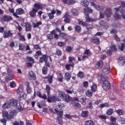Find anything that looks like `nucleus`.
<instances>
[{
    "label": "nucleus",
    "instance_id": "09e8293b",
    "mask_svg": "<svg viewBox=\"0 0 125 125\" xmlns=\"http://www.w3.org/2000/svg\"><path fill=\"white\" fill-rule=\"evenodd\" d=\"M47 67L44 66L42 69V74H43V75H46L47 74Z\"/></svg>",
    "mask_w": 125,
    "mask_h": 125
},
{
    "label": "nucleus",
    "instance_id": "8fccbe9b",
    "mask_svg": "<svg viewBox=\"0 0 125 125\" xmlns=\"http://www.w3.org/2000/svg\"><path fill=\"white\" fill-rule=\"evenodd\" d=\"M85 94L88 97H91L92 96V92L90 90H88L85 92Z\"/></svg>",
    "mask_w": 125,
    "mask_h": 125
},
{
    "label": "nucleus",
    "instance_id": "49530a36",
    "mask_svg": "<svg viewBox=\"0 0 125 125\" xmlns=\"http://www.w3.org/2000/svg\"><path fill=\"white\" fill-rule=\"evenodd\" d=\"M119 121L120 122L121 125H125V119L124 117H120Z\"/></svg>",
    "mask_w": 125,
    "mask_h": 125
},
{
    "label": "nucleus",
    "instance_id": "f257e3e1",
    "mask_svg": "<svg viewBox=\"0 0 125 125\" xmlns=\"http://www.w3.org/2000/svg\"><path fill=\"white\" fill-rule=\"evenodd\" d=\"M91 5L94 6L97 10H100L101 11L100 13V18H104L105 15L107 18L111 17V14H112L111 9H106V8L100 6L99 5H95L93 2H91Z\"/></svg>",
    "mask_w": 125,
    "mask_h": 125
},
{
    "label": "nucleus",
    "instance_id": "f03ea898",
    "mask_svg": "<svg viewBox=\"0 0 125 125\" xmlns=\"http://www.w3.org/2000/svg\"><path fill=\"white\" fill-rule=\"evenodd\" d=\"M97 78L99 82L103 83L102 87L104 90H108L110 87V83L106 81V79L103 75H99Z\"/></svg>",
    "mask_w": 125,
    "mask_h": 125
},
{
    "label": "nucleus",
    "instance_id": "c03bdc74",
    "mask_svg": "<svg viewBox=\"0 0 125 125\" xmlns=\"http://www.w3.org/2000/svg\"><path fill=\"white\" fill-rule=\"evenodd\" d=\"M2 115L3 117H5V118H6L7 119L8 117H9V115H8V112L5 110H3L2 112Z\"/></svg>",
    "mask_w": 125,
    "mask_h": 125
},
{
    "label": "nucleus",
    "instance_id": "6ab92c4d",
    "mask_svg": "<svg viewBox=\"0 0 125 125\" xmlns=\"http://www.w3.org/2000/svg\"><path fill=\"white\" fill-rule=\"evenodd\" d=\"M48 102H55L56 101V97L52 96L50 97V95H48Z\"/></svg>",
    "mask_w": 125,
    "mask_h": 125
},
{
    "label": "nucleus",
    "instance_id": "72a5a7b5",
    "mask_svg": "<svg viewBox=\"0 0 125 125\" xmlns=\"http://www.w3.org/2000/svg\"><path fill=\"white\" fill-rule=\"evenodd\" d=\"M42 51L38 50L36 52L35 55V58L37 59V58H39V56H42Z\"/></svg>",
    "mask_w": 125,
    "mask_h": 125
},
{
    "label": "nucleus",
    "instance_id": "f3484780",
    "mask_svg": "<svg viewBox=\"0 0 125 125\" xmlns=\"http://www.w3.org/2000/svg\"><path fill=\"white\" fill-rule=\"evenodd\" d=\"M110 73V66L107 65L103 70V73L104 75H108Z\"/></svg>",
    "mask_w": 125,
    "mask_h": 125
},
{
    "label": "nucleus",
    "instance_id": "ea45409f",
    "mask_svg": "<svg viewBox=\"0 0 125 125\" xmlns=\"http://www.w3.org/2000/svg\"><path fill=\"white\" fill-rule=\"evenodd\" d=\"M104 63L102 60L98 61L97 63V65L99 68H102L103 67Z\"/></svg>",
    "mask_w": 125,
    "mask_h": 125
},
{
    "label": "nucleus",
    "instance_id": "864d4df0",
    "mask_svg": "<svg viewBox=\"0 0 125 125\" xmlns=\"http://www.w3.org/2000/svg\"><path fill=\"white\" fill-rule=\"evenodd\" d=\"M75 30L77 33H81V31H82V28L80 26L77 25L75 27Z\"/></svg>",
    "mask_w": 125,
    "mask_h": 125
},
{
    "label": "nucleus",
    "instance_id": "20e7f679",
    "mask_svg": "<svg viewBox=\"0 0 125 125\" xmlns=\"http://www.w3.org/2000/svg\"><path fill=\"white\" fill-rule=\"evenodd\" d=\"M55 111L58 116L57 120L59 122L60 125H63V120H62V117H63V111H59L57 109H55Z\"/></svg>",
    "mask_w": 125,
    "mask_h": 125
},
{
    "label": "nucleus",
    "instance_id": "69168bd1",
    "mask_svg": "<svg viewBox=\"0 0 125 125\" xmlns=\"http://www.w3.org/2000/svg\"><path fill=\"white\" fill-rule=\"evenodd\" d=\"M60 36L62 39H66V38H67V35L64 33H61Z\"/></svg>",
    "mask_w": 125,
    "mask_h": 125
},
{
    "label": "nucleus",
    "instance_id": "c85d7f7f",
    "mask_svg": "<svg viewBox=\"0 0 125 125\" xmlns=\"http://www.w3.org/2000/svg\"><path fill=\"white\" fill-rule=\"evenodd\" d=\"M81 4L83 5V6H88L89 2H88L87 0H82Z\"/></svg>",
    "mask_w": 125,
    "mask_h": 125
},
{
    "label": "nucleus",
    "instance_id": "bf43d9fd",
    "mask_svg": "<svg viewBox=\"0 0 125 125\" xmlns=\"http://www.w3.org/2000/svg\"><path fill=\"white\" fill-rule=\"evenodd\" d=\"M84 54H85V55H87V56H90V55L91 54V52H90V50H89L88 49H86L84 51Z\"/></svg>",
    "mask_w": 125,
    "mask_h": 125
},
{
    "label": "nucleus",
    "instance_id": "9b49d317",
    "mask_svg": "<svg viewBox=\"0 0 125 125\" xmlns=\"http://www.w3.org/2000/svg\"><path fill=\"white\" fill-rule=\"evenodd\" d=\"M100 24L101 25V27H102V28H103V29H107L108 28H109V24H108V23L105 22V21H100Z\"/></svg>",
    "mask_w": 125,
    "mask_h": 125
},
{
    "label": "nucleus",
    "instance_id": "7ed1b4c3",
    "mask_svg": "<svg viewBox=\"0 0 125 125\" xmlns=\"http://www.w3.org/2000/svg\"><path fill=\"white\" fill-rule=\"evenodd\" d=\"M122 6L123 7H125V1H122L121 2V6L118 7V8H115V9L116 10V13L114 16V18L115 19V20H119L121 19V15L120 14H118V12L119 11H122Z\"/></svg>",
    "mask_w": 125,
    "mask_h": 125
},
{
    "label": "nucleus",
    "instance_id": "79ce46f5",
    "mask_svg": "<svg viewBox=\"0 0 125 125\" xmlns=\"http://www.w3.org/2000/svg\"><path fill=\"white\" fill-rule=\"evenodd\" d=\"M65 80L69 82L70 81V79H71V75L69 73H66L65 74Z\"/></svg>",
    "mask_w": 125,
    "mask_h": 125
},
{
    "label": "nucleus",
    "instance_id": "6e6d98bb",
    "mask_svg": "<svg viewBox=\"0 0 125 125\" xmlns=\"http://www.w3.org/2000/svg\"><path fill=\"white\" fill-rule=\"evenodd\" d=\"M27 61H29L30 62V63H33L35 62V61L34 60V59H33L32 57H27Z\"/></svg>",
    "mask_w": 125,
    "mask_h": 125
},
{
    "label": "nucleus",
    "instance_id": "a878e982",
    "mask_svg": "<svg viewBox=\"0 0 125 125\" xmlns=\"http://www.w3.org/2000/svg\"><path fill=\"white\" fill-rule=\"evenodd\" d=\"M86 22H95L96 21V20H93L89 17V14H86Z\"/></svg>",
    "mask_w": 125,
    "mask_h": 125
},
{
    "label": "nucleus",
    "instance_id": "a19ab883",
    "mask_svg": "<svg viewBox=\"0 0 125 125\" xmlns=\"http://www.w3.org/2000/svg\"><path fill=\"white\" fill-rule=\"evenodd\" d=\"M18 35L20 37V41H22V42H25V41H26V39H25V36H24V35H22V34H21V33H19Z\"/></svg>",
    "mask_w": 125,
    "mask_h": 125
},
{
    "label": "nucleus",
    "instance_id": "c9c22d12",
    "mask_svg": "<svg viewBox=\"0 0 125 125\" xmlns=\"http://www.w3.org/2000/svg\"><path fill=\"white\" fill-rule=\"evenodd\" d=\"M58 82L62 83L63 82V75L62 73H59L57 77Z\"/></svg>",
    "mask_w": 125,
    "mask_h": 125
},
{
    "label": "nucleus",
    "instance_id": "0eeeda50",
    "mask_svg": "<svg viewBox=\"0 0 125 125\" xmlns=\"http://www.w3.org/2000/svg\"><path fill=\"white\" fill-rule=\"evenodd\" d=\"M17 94H20V97L25 99L27 97V95L23 91V89L21 87H19L17 90Z\"/></svg>",
    "mask_w": 125,
    "mask_h": 125
},
{
    "label": "nucleus",
    "instance_id": "680f3d73",
    "mask_svg": "<svg viewBox=\"0 0 125 125\" xmlns=\"http://www.w3.org/2000/svg\"><path fill=\"white\" fill-rule=\"evenodd\" d=\"M78 76L80 78V79H83V72L80 71L78 74Z\"/></svg>",
    "mask_w": 125,
    "mask_h": 125
},
{
    "label": "nucleus",
    "instance_id": "412c9836",
    "mask_svg": "<svg viewBox=\"0 0 125 125\" xmlns=\"http://www.w3.org/2000/svg\"><path fill=\"white\" fill-rule=\"evenodd\" d=\"M88 115H89V112L87 111H83L81 113V117L82 118H87L88 117Z\"/></svg>",
    "mask_w": 125,
    "mask_h": 125
},
{
    "label": "nucleus",
    "instance_id": "aec40b11",
    "mask_svg": "<svg viewBox=\"0 0 125 125\" xmlns=\"http://www.w3.org/2000/svg\"><path fill=\"white\" fill-rule=\"evenodd\" d=\"M4 39H6L9 37L11 38V37H12V33H11L10 31H4Z\"/></svg>",
    "mask_w": 125,
    "mask_h": 125
},
{
    "label": "nucleus",
    "instance_id": "5fc2aeb1",
    "mask_svg": "<svg viewBox=\"0 0 125 125\" xmlns=\"http://www.w3.org/2000/svg\"><path fill=\"white\" fill-rule=\"evenodd\" d=\"M53 76L52 75H48L47 77L49 83H52Z\"/></svg>",
    "mask_w": 125,
    "mask_h": 125
},
{
    "label": "nucleus",
    "instance_id": "b1692460",
    "mask_svg": "<svg viewBox=\"0 0 125 125\" xmlns=\"http://www.w3.org/2000/svg\"><path fill=\"white\" fill-rule=\"evenodd\" d=\"M15 111H14V110L11 111L9 116L7 117V120H11V119H13V117L15 116Z\"/></svg>",
    "mask_w": 125,
    "mask_h": 125
},
{
    "label": "nucleus",
    "instance_id": "423d86ee",
    "mask_svg": "<svg viewBox=\"0 0 125 125\" xmlns=\"http://www.w3.org/2000/svg\"><path fill=\"white\" fill-rule=\"evenodd\" d=\"M57 30H53L51 32V34H48L47 35V38L48 40H53V36L55 38V39H56L57 40L59 39V36L57 34L56 32Z\"/></svg>",
    "mask_w": 125,
    "mask_h": 125
},
{
    "label": "nucleus",
    "instance_id": "4c0bfd02",
    "mask_svg": "<svg viewBox=\"0 0 125 125\" xmlns=\"http://www.w3.org/2000/svg\"><path fill=\"white\" fill-rule=\"evenodd\" d=\"M31 29H32V25L29 23L26 24L25 25V31L29 32L31 31Z\"/></svg>",
    "mask_w": 125,
    "mask_h": 125
},
{
    "label": "nucleus",
    "instance_id": "473e14b6",
    "mask_svg": "<svg viewBox=\"0 0 125 125\" xmlns=\"http://www.w3.org/2000/svg\"><path fill=\"white\" fill-rule=\"evenodd\" d=\"M59 96L60 97V98H62V99H64V97L66 96V94L64 92L60 91H59Z\"/></svg>",
    "mask_w": 125,
    "mask_h": 125
},
{
    "label": "nucleus",
    "instance_id": "58836bf2",
    "mask_svg": "<svg viewBox=\"0 0 125 125\" xmlns=\"http://www.w3.org/2000/svg\"><path fill=\"white\" fill-rule=\"evenodd\" d=\"M9 12H10L11 13H13V16H15V17H16V18H19V16H18L17 15V14H16V13H14V9L10 8V9H9Z\"/></svg>",
    "mask_w": 125,
    "mask_h": 125
},
{
    "label": "nucleus",
    "instance_id": "2eb2a0df",
    "mask_svg": "<svg viewBox=\"0 0 125 125\" xmlns=\"http://www.w3.org/2000/svg\"><path fill=\"white\" fill-rule=\"evenodd\" d=\"M37 12H38V9L33 8L32 10L30 12L29 15H30L31 17H36Z\"/></svg>",
    "mask_w": 125,
    "mask_h": 125
},
{
    "label": "nucleus",
    "instance_id": "4d7b16f0",
    "mask_svg": "<svg viewBox=\"0 0 125 125\" xmlns=\"http://www.w3.org/2000/svg\"><path fill=\"white\" fill-rule=\"evenodd\" d=\"M110 49H111V51L115 52L117 51V47H116V45H112L110 47Z\"/></svg>",
    "mask_w": 125,
    "mask_h": 125
},
{
    "label": "nucleus",
    "instance_id": "a211bd4d",
    "mask_svg": "<svg viewBox=\"0 0 125 125\" xmlns=\"http://www.w3.org/2000/svg\"><path fill=\"white\" fill-rule=\"evenodd\" d=\"M35 9H37V11L40 10V9H42V4L41 3H36L34 4V5Z\"/></svg>",
    "mask_w": 125,
    "mask_h": 125
},
{
    "label": "nucleus",
    "instance_id": "603ef678",
    "mask_svg": "<svg viewBox=\"0 0 125 125\" xmlns=\"http://www.w3.org/2000/svg\"><path fill=\"white\" fill-rule=\"evenodd\" d=\"M10 87H11V88H14V87H16V83L14 81H12L10 83Z\"/></svg>",
    "mask_w": 125,
    "mask_h": 125
},
{
    "label": "nucleus",
    "instance_id": "2f4dec72",
    "mask_svg": "<svg viewBox=\"0 0 125 125\" xmlns=\"http://www.w3.org/2000/svg\"><path fill=\"white\" fill-rule=\"evenodd\" d=\"M55 13H56V12H55V11L54 10H52L51 11V13H50L48 14V16L49 17L50 19H53V18H54V14H55Z\"/></svg>",
    "mask_w": 125,
    "mask_h": 125
},
{
    "label": "nucleus",
    "instance_id": "1a4fd4ad",
    "mask_svg": "<svg viewBox=\"0 0 125 125\" xmlns=\"http://www.w3.org/2000/svg\"><path fill=\"white\" fill-rule=\"evenodd\" d=\"M70 15L69 14V12H67L65 13L63 18H64V21L65 23H70Z\"/></svg>",
    "mask_w": 125,
    "mask_h": 125
},
{
    "label": "nucleus",
    "instance_id": "393cba45",
    "mask_svg": "<svg viewBox=\"0 0 125 125\" xmlns=\"http://www.w3.org/2000/svg\"><path fill=\"white\" fill-rule=\"evenodd\" d=\"M2 108L3 109H8L10 108V104H9V102L4 103V104L2 105Z\"/></svg>",
    "mask_w": 125,
    "mask_h": 125
},
{
    "label": "nucleus",
    "instance_id": "ddd939ff",
    "mask_svg": "<svg viewBox=\"0 0 125 125\" xmlns=\"http://www.w3.org/2000/svg\"><path fill=\"white\" fill-rule=\"evenodd\" d=\"M25 85H26V92L28 94H31L32 93V88L30 87V83L29 82H25Z\"/></svg>",
    "mask_w": 125,
    "mask_h": 125
},
{
    "label": "nucleus",
    "instance_id": "7c9ffc66",
    "mask_svg": "<svg viewBox=\"0 0 125 125\" xmlns=\"http://www.w3.org/2000/svg\"><path fill=\"white\" fill-rule=\"evenodd\" d=\"M72 105L73 107L75 108V109H80V108H81V104H80V103H76V102L73 103Z\"/></svg>",
    "mask_w": 125,
    "mask_h": 125
},
{
    "label": "nucleus",
    "instance_id": "3c124183",
    "mask_svg": "<svg viewBox=\"0 0 125 125\" xmlns=\"http://www.w3.org/2000/svg\"><path fill=\"white\" fill-rule=\"evenodd\" d=\"M78 23L79 25H82V26H84V27H85L86 26V22H83L80 20H78Z\"/></svg>",
    "mask_w": 125,
    "mask_h": 125
},
{
    "label": "nucleus",
    "instance_id": "4be33fe9",
    "mask_svg": "<svg viewBox=\"0 0 125 125\" xmlns=\"http://www.w3.org/2000/svg\"><path fill=\"white\" fill-rule=\"evenodd\" d=\"M91 41L92 42H93V43H95V44H99V38H98L97 37H94L92 38L91 39Z\"/></svg>",
    "mask_w": 125,
    "mask_h": 125
},
{
    "label": "nucleus",
    "instance_id": "338daca9",
    "mask_svg": "<svg viewBox=\"0 0 125 125\" xmlns=\"http://www.w3.org/2000/svg\"><path fill=\"white\" fill-rule=\"evenodd\" d=\"M116 113L118 114V115H123V114H124V111H123L122 109H119L116 110Z\"/></svg>",
    "mask_w": 125,
    "mask_h": 125
},
{
    "label": "nucleus",
    "instance_id": "6e6552de",
    "mask_svg": "<svg viewBox=\"0 0 125 125\" xmlns=\"http://www.w3.org/2000/svg\"><path fill=\"white\" fill-rule=\"evenodd\" d=\"M1 21L4 22H10L12 21V17L10 16L4 15L1 18Z\"/></svg>",
    "mask_w": 125,
    "mask_h": 125
},
{
    "label": "nucleus",
    "instance_id": "bb28decb",
    "mask_svg": "<svg viewBox=\"0 0 125 125\" xmlns=\"http://www.w3.org/2000/svg\"><path fill=\"white\" fill-rule=\"evenodd\" d=\"M16 14L17 15H21V14H23V13H24V10H23L22 8H20L16 10Z\"/></svg>",
    "mask_w": 125,
    "mask_h": 125
},
{
    "label": "nucleus",
    "instance_id": "13d9d810",
    "mask_svg": "<svg viewBox=\"0 0 125 125\" xmlns=\"http://www.w3.org/2000/svg\"><path fill=\"white\" fill-rule=\"evenodd\" d=\"M65 90L67 93H68L69 94H72L73 93H74V94H76V92H75V91H74V90L73 89H70V90L66 89Z\"/></svg>",
    "mask_w": 125,
    "mask_h": 125
},
{
    "label": "nucleus",
    "instance_id": "cd10ccee",
    "mask_svg": "<svg viewBox=\"0 0 125 125\" xmlns=\"http://www.w3.org/2000/svg\"><path fill=\"white\" fill-rule=\"evenodd\" d=\"M64 100L65 102H67L68 103L71 102L72 100V97L68 95H65L64 97Z\"/></svg>",
    "mask_w": 125,
    "mask_h": 125
},
{
    "label": "nucleus",
    "instance_id": "4468645a",
    "mask_svg": "<svg viewBox=\"0 0 125 125\" xmlns=\"http://www.w3.org/2000/svg\"><path fill=\"white\" fill-rule=\"evenodd\" d=\"M9 104H10V106H13L14 107L15 106H17L18 102L16 100H10L9 101Z\"/></svg>",
    "mask_w": 125,
    "mask_h": 125
},
{
    "label": "nucleus",
    "instance_id": "a18cd8bd",
    "mask_svg": "<svg viewBox=\"0 0 125 125\" xmlns=\"http://www.w3.org/2000/svg\"><path fill=\"white\" fill-rule=\"evenodd\" d=\"M113 113H114V112L113 111V109L110 108L107 110L106 115H107L108 116H111V115H112Z\"/></svg>",
    "mask_w": 125,
    "mask_h": 125
},
{
    "label": "nucleus",
    "instance_id": "c756f323",
    "mask_svg": "<svg viewBox=\"0 0 125 125\" xmlns=\"http://www.w3.org/2000/svg\"><path fill=\"white\" fill-rule=\"evenodd\" d=\"M71 12L74 16H78L79 15V11L76 9H72Z\"/></svg>",
    "mask_w": 125,
    "mask_h": 125
},
{
    "label": "nucleus",
    "instance_id": "dca6fc26",
    "mask_svg": "<svg viewBox=\"0 0 125 125\" xmlns=\"http://www.w3.org/2000/svg\"><path fill=\"white\" fill-rule=\"evenodd\" d=\"M28 78L30 80H36V74L34 72L30 71L28 74Z\"/></svg>",
    "mask_w": 125,
    "mask_h": 125
},
{
    "label": "nucleus",
    "instance_id": "e2e57ef3",
    "mask_svg": "<svg viewBox=\"0 0 125 125\" xmlns=\"http://www.w3.org/2000/svg\"><path fill=\"white\" fill-rule=\"evenodd\" d=\"M76 2V1L75 0H68V2L67 3V4L68 5H71L74 4Z\"/></svg>",
    "mask_w": 125,
    "mask_h": 125
},
{
    "label": "nucleus",
    "instance_id": "39448f33",
    "mask_svg": "<svg viewBox=\"0 0 125 125\" xmlns=\"http://www.w3.org/2000/svg\"><path fill=\"white\" fill-rule=\"evenodd\" d=\"M68 63L69 64H67L65 65V68L66 70H70L71 66L73 67L74 66L75 63V57H69V62Z\"/></svg>",
    "mask_w": 125,
    "mask_h": 125
},
{
    "label": "nucleus",
    "instance_id": "774afa93",
    "mask_svg": "<svg viewBox=\"0 0 125 125\" xmlns=\"http://www.w3.org/2000/svg\"><path fill=\"white\" fill-rule=\"evenodd\" d=\"M110 119L111 122H112V123H116L117 122V119L113 116H110Z\"/></svg>",
    "mask_w": 125,
    "mask_h": 125
},
{
    "label": "nucleus",
    "instance_id": "de8ad7c7",
    "mask_svg": "<svg viewBox=\"0 0 125 125\" xmlns=\"http://www.w3.org/2000/svg\"><path fill=\"white\" fill-rule=\"evenodd\" d=\"M96 89H97V85L96 84H93L91 87V90L93 92H95V91H96Z\"/></svg>",
    "mask_w": 125,
    "mask_h": 125
},
{
    "label": "nucleus",
    "instance_id": "f704fd0d",
    "mask_svg": "<svg viewBox=\"0 0 125 125\" xmlns=\"http://www.w3.org/2000/svg\"><path fill=\"white\" fill-rule=\"evenodd\" d=\"M95 123L92 120H87L85 122V125H95Z\"/></svg>",
    "mask_w": 125,
    "mask_h": 125
},
{
    "label": "nucleus",
    "instance_id": "0e129e2a",
    "mask_svg": "<svg viewBox=\"0 0 125 125\" xmlns=\"http://www.w3.org/2000/svg\"><path fill=\"white\" fill-rule=\"evenodd\" d=\"M65 49L66 51H68V52H72V51H73V48L70 46H67Z\"/></svg>",
    "mask_w": 125,
    "mask_h": 125
},
{
    "label": "nucleus",
    "instance_id": "052dcab7",
    "mask_svg": "<svg viewBox=\"0 0 125 125\" xmlns=\"http://www.w3.org/2000/svg\"><path fill=\"white\" fill-rule=\"evenodd\" d=\"M46 90L47 91V95H49L50 94V87H49V85H46Z\"/></svg>",
    "mask_w": 125,
    "mask_h": 125
},
{
    "label": "nucleus",
    "instance_id": "5701e85b",
    "mask_svg": "<svg viewBox=\"0 0 125 125\" xmlns=\"http://www.w3.org/2000/svg\"><path fill=\"white\" fill-rule=\"evenodd\" d=\"M93 10L91 9L90 8L87 7V8H85L84 9V13L86 14H88L86 13H93Z\"/></svg>",
    "mask_w": 125,
    "mask_h": 125
},
{
    "label": "nucleus",
    "instance_id": "f8f14e48",
    "mask_svg": "<svg viewBox=\"0 0 125 125\" xmlns=\"http://www.w3.org/2000/svg\"><path fill=\"white\" fill-rule=\"evenodd\" d=\"M48 59V57L46 55H43L40 59V63H43V62H47Z\"/></svg>",
    "mask_w": 125,
    "mask_h": 125
},
{
    "label": "nucleus",
    "instance_id": "9d476101",
    "mask_svg": "<svg viewBox=\"0 0 125 125\" xmlns=\"http://www.w3.org/2000/svg\"><path fill=\"white\" fill-rule=\"evenodd\" d=\"M118 63L120 66H123L125 65V57H121L118 59Z\"/></svg>",
    "mask_w": 125,
    "mask_h": 125
},
{
    "label": "nucleus",
    "instance_id": "e433bc0d",
    "mask_svg": "<svg viewBox=\"0 0 125 125\" xmlns=\"http://www.w3.org/2000/svg\"><path fill=\"white\" fill-rule=\"evenodd\" d=\"M42 21L38 22L36 23L35 22L32 23V25L34 28H38L39 27V26H40V25H42Z\"/></svg>",
    "mask_w": 125,
    "mask_h": 125
},
{
    "label": "nucleus",
    "instance_id": "37998d69",
    "mask_svg": "<svg viewBox=\"0 0 125 125\" xmlns=\"http://www.w3.org/2000/svg\"><path fill=\"white\" fill-rule=\"evenodd\" d=\"M104 107H110V104L108 103H104L100 104L99 108L102 109V108H104Z\"/></svg>",
    "mask_w": 125,
    "mask_h": 125
}]
</instances>
